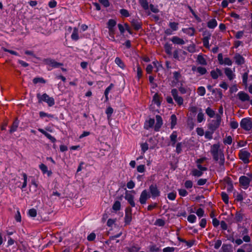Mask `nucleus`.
I'll list each match as a JSON object with an SVG mask.
<instances>
[{
	"instance_id": "1",
	"label": "nucleus",
	"mask_w": 252,
	"mask_h": 252,
	"mask_svg": "<svg viewBox=\"0 0 252 252\" xmlns=\"http://www.w3.org/2000/svg\"><path fill=\"white\" fill-rule=\"evenodd\" d=\"M210 152L213 156V159L215 161H218L219 157L221 154H224L223 151L220 149L219 143L213 144L211 146Z\"/></svg>"
},
{
	"instance_id": "2",
	"label": "nucleus",
	"mask_w": 252,
	"mask_h": 252,
	"mask_svg": "<svg viewBox=\"0 0 252 252\" xmlns=\"http://www.w3.org/2000/svg\"><path fill=\"white\" fill-rule=\"evenodd\" d=\"M210 152L213 156V159L215 161H218L219 157L221 154H224L223 151L220 149L219 143L213 144L211 146Z\"/></svg>"
},
{
	"instance_id": "3",
	"label": "nucleus",
	"mask_w": 252,
	"mask_h": 252,
	"mask_svg": "<svg viewBox=\"0 0 252 252\" xmlns=\"http://www.w3.org/2000/svg\"><path fill=\"white\" fill-rule=\"evenodd\" d=\"M37 98L39 103L44 101L47 103L49 106L51 107L55 104V100L53 97H49V96L46 93L40 95V94H37Z\"/></svg>"
},
{
	"instance_id": "4",
	"label": "nucleus",
	"mask_w": 252,
	"mask_h": 252,
	"mask_svg": "<svg viewBox=\"0 0 252 252\" xmlns=\"http://www.w3.org/2000/svg\"><path fill=\"white\" fill-rule=\"evenodd\" d=\"M221 116L219 114L216 115V120H212V122L208 124V128L213 132H214L220 126L221 122Z\"/></svg>"
},
{
	"instance_id": "5",
	"label": "nucleus",
	"mask_w": 252,
	"mask_h": 252,
	"mask_svg": "<svg viewBox=\"0 0 252 252\" xmlns=\"http://www.w3.org/2000/svg\"><path fill=\"white\" fill-rule=\"evenodd\" d=\"M42 61L44 64L48 65L52 68H58L63 65V63L57 62L55 60L50 58L44 59Z\"/></svg>"
},
{
	"instance_id": "6",
	"label": "nucleus",
	"mask_w": 252,
	"mask_h": 252,
	"mask_svg": "<svg viewBox=\"0 0 252 252\" xmlns=\"http://www.w3.org/2000/svg\"><path fill=\"white\" fill-rule=\"evenodd\" d=\"M241 127L245 130L249 131L252 128V122L251 118H243L240 122Z\"/></svg>"
},
{
	"instance_id": "7",
	"label": "nucleus",
	"mask_w": 252,
	"mask_h": 252,
	"mask_svg": "<svg viewBox=\"0 0 252 252\" xmlns=\"http://www.w3.org/2000/svg\"><path fill=\"white\" fill-rule=\"evenodd\" d=\"M149 191L150 192V195L153 198H155L160 196V191L158 188L156 184H153L151 185L149 187Z\"/></svg>"
},
{
	"instance_id": "8",
	"label": "nucleus",
	"mask_w": 252,
	"mask_h": 252,
	"mask_svg": "<svg viewBox=\"0 0 252 252\" xmlns=\"http://www.w3.org/2000/svg\"><path fill=\"white\" fill-rule=\"evenodd\" d=\"M250 156L251 154L249 152L245 151L243 149L240 150L239 154L240 159H241L245 164L249 163V158L250 157Z\"/></svg>"
},
{
	"instance_id": "9",
	"label": "nucleus",
	"mask_w": 252,
	"mask_h": 252,
	"mask_svg": "<svg viewBox=\"0 0 252 252\" xmlns=\"http://www.w3.org/2000/svg\"><path fill=\"white\" fill-rule=\"evenodd\" d=\"M132 220V209L130 207H127L125 210V222L126 224H130Z\"/></svg>"
},
{
	"instance_id": "10",
	"label": "nucleus",
	"mask_w": 252,
	"mask_h": 252,
	"mask_svg": "<svg viewBox=\"0 0 252 252\" xmlns=\"http://www.w3.org/2000/svg\"><path fill=\"white\" fill-rule=\"evenodd\" d=\"M171 94L175 100L179 105H181L183 103V98L181 96H178V91L176 89H173L171 90Z\"/></svg>"
},
{
	"instance_id": "11",
	"label": "nucleus",
	"mask_w": 252,
	"mask_h": 252,
	"mask_svg": "<svg viewBox=\"0 0 252 252\" xmlns=\"http://www.w3.org/2000/svg\"><path fill=\"white\" fill-rule=\"evenodd\" d=\"M151 197L150 194L146 189L143 190L140 194L139 198V202L141 204H145L148 199Z\"/></svg>"
},
{
	"instance_id": "12",
	"label": "nucleus",
	"mask_w": 252,
	"mask_h": 252,
	"mask_svg": "<svg viewBox=\"0 0 252 252\" xmlns=\"http://www.w3.org/2000/svg\"><path fill=\"white\" fill-rule=\"evenodd\" d=\"M251 181V179L245 176H242L239 178V183L243 186L245 189H247L249 187Z\"/></svg>"
},
{
	"instance_id": "13",
	"label": "nucleus",
	"mask_w": 252,
	"mask_h": 252,
	"mask_svg": "<svg viewBox=\"0 0 252 252\" xmlns=\"http://www.w3.org/2000/svg\"><path fill=\"white\" fill-rule=\"evenodd\" d=\"M233 59L235 63L238 65H241L245 63V58L239 53L235 54Z\"/></svg>"
},
{
	"instance_id": "14",
	"label": "nucleus",
	"mask_w": 252,
	"mask_h": 252,
	"mask_svg": "<svg viewBox=\"0 0 252 252\" xmlns=\"http://www.w3.org/2000/svg\"><path fill=\"white\" fill-rule=\"evenodd\" d=\"M125 198L128 201V203L132 207H135V204L134 201V196L130 193H129L127 191L126 192Z\"/></svg>"
},
{
	"instance_id": "15",
	"label": "nucleus",
	"mask_w": 252,
	"mask_h": 252,
	"mask_svg": "<svg viewBox=\"0 0 252 252\" xmlns=\"http://www.w3.org/2000/svg\"><path fill=\"white\" fill-rule=\"evenodd\" d=\"M239 99L243 101H250V96L248 94L243 91L239 92L237 94Z\"/></svg>"
},
{
	"instance_id": "16",
	"label": "nucleus",
	"mask_w": 252,
	"mask_h": 252,
	"mask_svg": "<svg viewBox=\"0 0 252 252\" xmlns=\"http://www.w3.org/2000/svg\"><path fill=\"white\" fill-rule=\"evenodd\" d=\"M157 123L155 126V130L158 131L163 124L162 118L159 115H156V116Z\"/></svg>"
},
{
	"instance_id": "17",
	"label": "nucleus",
	"mask_w": 252,
	"mask_h": 252,
	"mask_svg": "<svg viewBox=\"0 0 252 252\" xmlns=\"http://www.w3.org/2000/svg\"><path fill=\"white\" fill-rule=\"evenodd\" d=\"M131 24L135 31H138L142 28V23L137 20H132L131 21Z\"/></svg>"
},
{
	"instance_id": "18",
	"label": "nucleus",
	"mask_w": 252,
	"mask_h": 252,
	"mask_svg": "<svg viewBox=\"0 0 252 252\" xmlns=\"http://www.w3.org/2000/svg\"><path fill=\"white\" fill-rule=\"evenodd\" d=\"M19 124V121L18 118H15V120L13 122L12 126L10 127V129L9 131L10 133H12L17 130Z\"/></svg>"
},
{
	"instance_id": "19",
	"label": "nucleus",
	"mask_w": 252,
	"mask_h": 252,
	"mask_svg": "<svg viewBox=\"0 0 252 252\" xmlns=\"http://www.w3.org/2000/svg\"><path fill=\"white\" fill-rule=\"evenodd\" d=\"M170 40L174 44H178V45H183L185 43L184 40L183 39H182L177 36H174L172 37V38L170 39Z\"/></svg>"
},
{
	"instance_id": "20",
	"label": "nucleus",
	"mask_w": 252,
	"mask_h": 252,
	"mask_svg": "<svg viewBox=\"0 0 252 252\" xmlns=\"http://www.w3.org/2000/svg\"><path fill=\"white\" fill-rule=\"evenodd\" d=\"M244 215L240 212L237 211L235 213L234 222L236 223L241 222L244 219Z\"/></svg>"
},
{
	"instance_id": "21",
	"label": "nucleus",
	"mask_w": 252,
	"mask_h": 252,
	"mask_svg": "<svg viewBox=\"0 0 252 252\" xmlns=\"http://www.w3.org/2000/svg\"><path fill=\"white\" fill-rule=\"evenodd\" d=\"M224 73L230 80L233 79L235 75L231 68L226 67L224 69Z\"/></svg>"
},
{
	"instance_id": "22",
	"label": "nucleus",
	"mask_w": 252,
	"mask_h": 252,
	"mask_svg": "<svg viewBox=\"0 0 252 252\" xmlns=\"http://www.w3.org/2000/svg\"><path fill=\"white\" fill-rule=\"evenodd\" d=\"M197 62L199 64L203 65H206L207 64L206 59L204 58L203 56L201 54L198 55L196 60Z\"/></svg>"
},
{
	"instance_id": "23",
	"label": "nucleus",
	"mask_w": 252,
	"mask_h": 252,
	"mask_svg": "<svg viewBox=\"0 0 252 252\" xmlns=\"http://www.w3.org/2000/svg\"><path fill=\"white\" fill-rule=\"evenodd\" d=\"M155 124L154 119L150 118L148 121H146L145 123L144 128L148 129L149 128L153 126Z\"/></svg>"
},
{
	"instance_id": "24",
	"label": "nucleus",
	"mask_w": 252,
	"mask_h": 252,
	"mask_svg": "<svg viewBox=\"0 0 252 252\" xmlns=\"http://www.w3.org/2000/svg\"><path fill=\"white\" fill-rule=\"evenodd\" d=\"M161 98L159 97L158 93H156L154 96L153 101L156 103L158 106L160 105L161 102Z\"/></svg>"
},
{
	"instance_id": "25",
	"label": "nucleus",
	"mask_w": 252,
	"mask_h": 252,
	"mask_svg": "<svg viewBox=\"0 0 252 252\" xmlns=\"http://www.w3.org/2000/svg\"><path fill=\"white\" fill-rule=\"evenodd\" d=\"M177 138V132L176 131H174L172 133L170 136V140L172 142V146H174Z\"/></svg>"
},
{
	"instance_id": "26",
	"label": "nucleus",
	"mask_w": 252,
	"mask_h": 252,
	"mask_svg": "<svg viewBox=\"0 0 252 252\" xmlns=\"http://www.w3.org/2000/svg\"><path fill=\"white\" fill-rule=\"evenodd\" d=\"M217 26V22L215 19H212L207 23V27L210 29H214Z\"/></svg>"
},
{
	"instance_id": "27",
	"label": "nucleus",
	"mask_w": 252,
	"mask_h": 252,
	"mask_svg": "<svg viewBox=\"0 0 252 252\" xmlns=\"http://www.w3.org/2000/svg\"><path fill=\"white\" fill-rule=\"evenodd\" d=\"M115 62L122 69L125 68V63L120 58L117 57L115 59Z\"/></svg>"
},
{
	"instance_id": "28",
	"label": "nucleus",
	"mask_w": 252,
	"mask_h": 252,
	"mask_svg": "<svg viewBox=\"0 0 252 252\" xmlns=\"http://www.w3.org/2000/svg\"><path fill=\"white\" fill-rule=\"evenodd\" d=\"M221 249L223 251L222 252H231L232 246L230 244H223Z\"/></svg>"
},
{
	"instance_id": "29",
	"label": "nucleus",
	"mask_w": 252,
	"mask_h": 252,
	"mask_svg": "<svg viewBox=\"0 0 252 252\" xmlns=\"http://www.w3.org/2000/svg\"><path fill=\"white\" fill-rule=\"evenodd\" d=\"M171 128L173 129L177 124V117L175 114L171 116Z\"/></svg>"
},
{
	"instance_id": "30",
	"label": "nucleus",
	"mask_w": 252,
	"mask_h": 252,
	"mask_svg": "<svg viewBox=\"0 0 252 252\" xmlns=\"http://www.w3.org/2000/svg\"><path fill=\"white\" fill-rule=\"evenodd\" d=\"M71 38L74 40H77L79 39V36L78 33V29L74 28L73 29V32L71 34Z\"/></svg>"
},
{
	"instance_id": "31",
	"label": "nucleus",
	"mask_w": 252,
	"mask_h": 252,
	"mask_svg": "<svg viewBox=\"0 0 252 252\" xmlns=\"http://www.w3.org/2000/svg\"><path fill=\"white\" fill-rule=\"evenodd\" d=\"M164 49L165 52L168 55H171L172 54V47L170 44L166 43L164 45Z\"/></svg>"
},
{
	"instance_id": "32",
	"label": "nucleus",
	"mask_w": 252,
	"mask_h": 252,
	"mask_svg": "<svg viewBox=\"0 0 252 252\" xmlns=\"http://www.w3.org/2000/svg\"><path fill=\"white\" fill-rule=\"evenodd\" d=\"M222 200L225 204H228L229 201V197L227 194L225 192H222L221 193Z\"/></svg>"
},
{
	"instance_id": "33",
	"label": "nucleus",
	"mask_w": 252,
	"mask_h": 252,
	"mask_svg": "<svg viewBox=\"0 0 252 252\" xmlns=\"http://www.w3.org/2000/svg\"><path fill=\"white\" fill-rule=\"evenodd\" d=\"M140 248L137 245H134L132 246L131 247L127 248V250L128 252H137Z\"/></svg>"
},
{
	"instance_id": "34",
	"label": "nucleus",
	"mask_w": 252,
	"mask_h": 252,
	"mask_svg": "<svg viewBox=\"0 0 252 252\" xmlns=\"http://www.w3.org/2000/svg\"><path fill=\"white\" fill-rule=\"evenodd\" d=\"M206 113L209 116L210 118H213L214 117L215 115V111L213 110L210 107H208L206 109Z\"/></svg>"
},
{
	"instance_id": "35",
	"label": "nucleus",
	"mask_w": 252,
	"mask_h": 252,
	"mask_svg": "<svg viewBox=\"0 0 252 252\" xmlns=\"http://www.w3.org/2000/svg\"><path fill=\"white\" fill-rule=\"evenodd\" d=\"M139 3L145 10H147L149 8L147 0H139Z\"/></svg>"
},
{
	"instance_id": "36",
	"label": "nucleus",
	"mask_w": 252,
	"mask_h": 252,
	"mask_svg": "<svg viewBox=\"0 0 252 252\" xmlns=\"http://www.w3.org/2000/svg\"><path fill=\"white\" fill-rule=\"evenodd\" d=\"M120 208H121V203L119 201H116L115 202V203H114L113 206H112V209L116 211H119L120 210Z\"/></svg>"
},
{
	"instance_id": "37",
	"label": "nucleus",
	"mask_w": 252,
	"mask_h": 252,
	"mask_svg": "<svg viewBox=\"0 0 252 252\" xmlns=\"http://www.w3.org/2000/svg\"><path fill=\"white\" fill-rule=\"evenodd\" d=\"M178 23L176 22H170L169 24V26L171 29L172 30L174 31H176L178 29Z\"/></svg>"
},
{
	"instance_id": "38",
	"label": "nucleus",
	"mask_w": 252,
	"mask_h": 252,
	"mask_svg": "<svg viewBox=\"0 0 252 252\" xmlns=\"http://www.w3.org/2000/svg\"><path fill=\"white\" fill-rule=\"evenodd\" d=\"M197 72L199 73L200 75H204L205 74H206L207 72V69L204 67H202V66H198L197 67Z\"/></svg>"
},
{
	"instance_id": "39",
	"label": "nucleus",
	"mask_w": 252,
	"mask_h": 252,
	"mask_svg": "<svg viewBox=\"0 0 252 252\" xmlns=\"http://www.w3.org/2000/svg\"><path fill=\"white\" fill-rule=\"evenodd\" d=\"M206 90L204 87H199L197 89V93L200 96H204L205 94Z\"/></svg>"
},
{
	"instance_id": "40",
	"label": "nucleus",
	"mask_w": 252,
	"mask_h": 252,
	"mask_svg": "<svg viewBox=\"0 0 252 252\" xmlns=\"http://www.w3.org/2000/svg\"><path fill=\"white\" fill-rule=\"evenodd\" d=\"M116 25V21L114 19L109 20L107 23L108 28H114Z\"/></svg>"
},
{
	"instance_id": "41",
	"label": "nucleus",
	"mask_w": 252,
	"mask_h": 252,
	"mask_svg": "<svg viewBox=\"0 0 252 252\" xmlns=\"http://www.w3.org/2000/svg\"><path fill=\"white\" fill-rule=\"evenodd\" d=\"M232 139L231 136H227L223 139V142L224 144L230 145L232 143Z\"/></svg>"
},
{
	"instance_id": "42",
	"label": "nucleus",
	"mask_w": 252,
	"mask_h": 252,
	"mask_svg": "<svg viewBox=\"0 0 252 252\" xmlns=\"http://www.w3.org/2000/svg\"><path fill=\"white\" fill-rule=\"evenodd\" d=\"M113 113V109L109 106L106 110V114H107L108 119H109Z\"/></svg>"
},
{
	"instance_id": "43",
	"label": "nucleus",
	"mask_w": 252,
	"mask_h": 252,
	"mask_svg": "<svg viewBox=\"0 0 252 252\" xmlns=\"http://www.w3.org/2000/svg\"><path fill=\"white\" fill-rule=\"evenodd\" d=\"M192 174L194 176L200 177L202 175L203 172L197 169H193L192 171Z\"/></svg>"
},
{
	"instance_id": "44",
	"label": "nucleus",
	"mask_w": 252,
	"mask_h": 252,
	"mask_svg": "<svg viewBox=\"0 0 252 252\" xmlns=\"http://www.w3.org/2000/svg\"><path fill=\"white\" fill-rule=\"evenodd\" d=\"M34 84H37V83H45L46 81L43 78L36 77L34 78L33 80Z\"/></svg>"
},
{
	"instance_id": "45",
	"label": "nucleus",
	"mask_w": 252,
	"mask_h": 252,
	"mask_svg": "<svg viewBox=\"0 0 252 252\" xmlns=\"http://www.w3.org/2000/svg\"><path fill=\"white\" fill-rule=\"evenodd\" d=\"M176 192L175 191L170 192L167 194L168 198L171 200H175L176 198Z\"/></svg>"
},
{
	"instance_id": "46",
	"label": "nucleus",
	"mask_w": 252,
	"mask_h": 252,
	"mask_svg": "<svg viewBox=\"0 0 252 252\" xmlns=\"http://www.w3.org/2000/svg\"><path fill=\"white\" fill-rule=\"evenodd\" d=\"M248 72H249V71H248L246 72H245L243 74V76H242V78H243V83L245 85H247V81H248Z\"/></svg>"
},
{
	"instance_id": "47",
	"label": "nucleus",
	"mask_w": 252,
	"mask_h": 252,
	"mask_svg": "<svg viewBox=\"0 0 252 252\" xmlns=\"http://www.w3.org/2000/svg\"><path fill=\"white\" fill-rule=\"evenodd\" d=\"M165 221L161 219H157L156 221L155 224L159 226H163L165 225Z\"/></svg>"
},
{
	"instance_id": "48",
	"label": "nucleus",
	"mask_w": 252,
	"mask_h": 252,
	"mask_svg": "<svg viewBox=\"0 0 252 252\" xmlns=\"http://www.w3.org/2000/svg\"><path fill=\"white\" fill-rule=\"evenodd\" d=\"M204 120V114L202 112H200L197 116V120L198 123L202 122Z\"/></svg>"
},
{
	"instance_id": "49",
	"label": "nucleus",
	"mask_w": 252,
	"mask_h": 252,
	"mask_svg": "<svg viewBox=\"0 0 252 252\" xmlns=\"http://www.w3.org/2000/svg\"><path fill=\"white\" fill-rule=\"evenodd\" d=\"M37 212L36 210L32 208L29 210V215L30 216L32 217H35L36 216Z\"/></svg>"
},
{
	"instance_id": "50",
	"label": "nucleus",
	"mask_w": 252,
	"mask_h": 252,
	"mask_svg": "<svg viewBox=\"0 0 252 252\" xmlns=\"http://www.w3.org/2000/svg\"><path fill=\"white\" fill-rule=\"evenodd\" d=\"M182 143L181 142L178 143L176 145V152L177 154H180L182 151Z\"/></svg>"
},
{
	"instance_id": "51",
	"label": "nucleus",
	"mask_w": 252,
	"mask_h": 252,
	"mask_svg": "<svg viewBox=\"0 0 252 252\" xmlns=\"http://www.w3.org/2000/svg\"><path fill=\"white\" fill-rule=\"evenodd\" d=\"M142 76V70L140 66L138 65L137 68V77L139 79Z\"/></svg>"
},
{
	"instance_id": "52",
	"label": "nucleus",
	"mask_w": 252,
	"mask_h": 252,
	"mask_svg": "<svg viewBox=\"0 0 252 252\" xmlns=\"http://www.w3.org/2000/svg\"><path fill=\"white\" fill-rule=\"evenodd\" d=\"M1 49L5 52H8V53H10L11 54L16 55V56L18 55V53L17 52H16L14 51L11 50L7 49L5 47H1Z\"/></svg>"
},
{
	"instance_id": "53",
	"label": "nucleus",
	"mask_w": 252,
	"mask_h": 252,
	"mask_svg": "<svg viewBox=\"0 0 252 252\" xmlns=\"http://www.w3.org/2000/svg\"><path fill=\"white\" fill-rule=\"evenodd\" d=\"M214 133L212 131H207L205 133V137L208 139H212L213 138L212 134Z\"/></svg>"
},
{
	"instance_id": "54",
	"label": "nucleus",
	"mask_w": 252,
	"mask_h": 252,
	"mask_svg": "<svg viewBox=\"0 0 252 252\" xmlns=\"http://www.w3.org/2000/svg\"><path fill=\"white\" fill-rule=\"evenodd\" d=\"M210 38H208V37H203L202 39V42L203 43V45L206 48H209V40Z\"/></svg>"
},
{
	"instance_id": "55",
	"label": "nucleus",
	"mask_w": 252,
	"mask_h": 252,
	"mask_svg": "<svg viewBox=\"0 0 252 252\" xmlns=\"http://www.w3.org/2000/svg\"><path fill=\"white\" fill-rule=\"evenodd\" d=\"M196 219V217L194 215H189L188 217V220L191 223L194 222Z\"/></svg>"
},
{
	"instance_id": "56",
	"label": "nucleus",
	"mask_w": 252,
	"mask_h": 252,
	"mask_svg": "<svg viewBox=\"0 0 252 252\" xmlns=\"http://www.w3.org/2000/svg\"><path fill=\"white\" fill-rule=\"evenodd\" d=\"M120 13L121 15L125 17H127L129 16L128 11L125 9H122L120 11Z\"/></svg>"
},
{
	"instance_id": "57",
	"label": "nucleus",
	"mask_w": 252,
	"mask_h": 252,
	"mask_svg": "<svg viewBox=\"0 0 252 252\" xmlns=\"http://www.w3.org/2000/svg\"><path fill=\"white\" fill-rule=\"evenodd\" d=\"M39 168L42 171L43 174H45L48 172L47 167L44 164H43V163L39 165Z\"/></svg>"
},
{
	"instance_id": "58",
	"label": "nucleus",
	"mask_w": 252,
	"mask_h": 252,
	"mask_svg": "<svg viewBox=\"0 0 252 252\" xmlns=\"http://www.w3.org/2000/svg\"><path fill=\"white\" fill-rule=\"evenodd\" d=\"M141 147L142 154H144V153L148 149V144L147 143H144L141 145Z\"/></svg>"
},
{
	"instance_id": "59",
	"label": "nucleus",
	"mask_w": 252,
	"mask_h": 252,
	"mask_svg": "<svg viewBox=\"0 0 252 252\" xmlns=\"http://www.w3.org/2000/svg\"><path fill=\"white\" fill-rule=\"evenodd\" d=\"M98 1L105 7H108L110 5V2L108 0H98Z\"/></svg>"
},
{
	"instance_id": "60",
	"label": "nucleus",
	"mask_w": 252,
	"mask_h": 252,
	"mask_svg": "<svg viewBox=\"0 0 252 252\" xmlns=\"http://www.w3.org/2000/svg\"><path fill=\"white\" fill-rule=\"evenodd\" d=\"M220 161L219 164L220 166H223L224 164V154H221V156L219 157Z\"/></svg>"
},
{
	"instance_id": "61",
	"label": "nucleus",
	"mask_w": 252,
	"mask_h": 252,
	"mask_svg": "<svg viewBox=\"0 0 252 252\" xmlns=\"http://www.w3.org/2000/svg\"><path fill=\"white\" fill-rule=\"evenodd\" d=\"M192 182L190 180H187L185 183V187L187 189H190L192 187Z\"/></svg>"
},
{
	"instance_id": "62",
	"label": "nucleus",
	"mask_w": 252,
	"mask_h": 252,
	"mask_svg": "<svg viewBox=\"0 0 252 252\" xmlns=\"http://www.w3.org/2000/svg\"><path fill=\"white\" fill-rule=\"evenodd\" d=\"M181 76V75L179 72L175 71L173 72V78L176 81H178Z\"/></svg>"
},
{
	"instance_id": "63",
	"label": "nucleus",
	"mask_w": 252,
	"mask_h": 252,
	"mask_svg": "<svg viewBox=\"0 0 252 252\" xmlns=\"http://www.w3.org/2000/svg\"><path fill=\"white\" fill-rule=\"evenodd\" d=\"M223 63L228 65H231L232 64V62L230 58H225L223 60Z\"/></svg>"
},
{
	"instance_id": "64",
	"label": "nucleus",
	"mask_w": 252,
	"mask_h": 252,
	"mask_svg": "<svg viewBox=\"0 0 252 252\" xmlns=\"http://www.w3.org/2000/svg\"><path fill=\"white\" fill-rule=\"evenodd\" d=\"M210 74L213 79H217L218 78V74L216 70H212L210 72Z\"/></svg>"
}]
</instances>
